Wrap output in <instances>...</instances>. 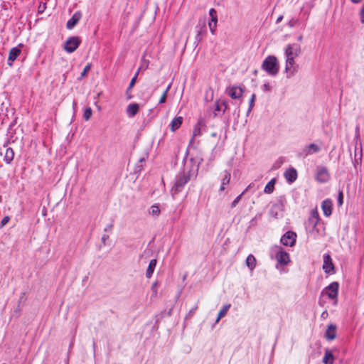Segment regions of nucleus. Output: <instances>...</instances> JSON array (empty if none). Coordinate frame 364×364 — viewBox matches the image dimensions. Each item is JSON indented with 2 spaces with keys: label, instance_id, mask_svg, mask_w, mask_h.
Wrapping results in <instances>:
<instances>
[{
  "label": "nucleus",
  "instance_id": "obj_10",
  "mask_svg": "<svg viewBox=\"0 0 364 364\" xmlns=\"http://www.w3.org/2000/svg\"><path fill=\"white\" fill-rule=\"evenodd\" d=\"M196 35L195 37L194 43L196 46L202 41L204 36L207 33L206 22L205 19H200L198 24L196 26Z\"/></svg>",
  "mask_w": 364,
  "mask_h": 364
},
{
  "label": "nucleus",
  "instance_id": "obj_54",
  "mask_svg": "<svg viewBox=\"0 0 364 364\" xmlns=\"http://www.w3.org/2000/svg\"><path fill=\"white\" fill-rule=\"evenodd\" d=\"M354 4H358L360 3L362 0H350Z\"/></svg>",
  "mask_w": 364,
  "mask_h": 364
},
{
  "label": "nucleus",
  "instance_id": "obj_12",
  "mask_svg": "<svg viewBox=\"0 0 364 364\" xmlns=\"http://www.w3.org/2000/svg\"><path fill=\"white\" fill-rule=\"evenodd\" d=\"M301 53V46L297 43L288 44L285 48L284 55L285 58H290L295 59Z\"/></svg>",
  "mask_w": 364,
  "mask_h": 364
},
{
  "label": "nucleus",
  "instance_id": "obj_51",
  "mask_svg": "<svg viewBox=\"0 0 364 364\" xmlns=\"http://www.w3.org/2000/svg\"><path fill=\"white\" fill-rule=\"evenodd\" d=\"M109 239V235H102V242L105 245L107 240Z\"/></svg>",
  "mask_w": 364,
  "mask_h": 364
},
{
  "label": "nucleus",
  "instance_id": "obj_35",
  "mask_svg": "<svg viewBox=\"0 0 364 364\" xmlns=\"http://www.w3.org/2000/svg\"><path fill=\"white\" fill-rule=\"evenodd\" d=\"M92 114V110L90 107H87L85 109V112L83 113V118L85 120L88 121Z\"/></svg>",
  "mask_w": 364,
  "mask_h": 364
},
{
  "label": "nucleus",
  "instance_id": "obj_14",
  "mask_svg": "<svg viewBox=\"0 0 364 364\" xmlns=\"http://www.w3.org/2000/svg\"><path fill=\"white\" fill-rule=\"evenodd\" d=\"M23 47L22 43H19L18 46L12 48L9 53L8 57V65L9 66L13 65V62L17 59V58L20 55L21 53V48Z\"/></svg>",
  "mask_w": 364,
  "mask_h": 364
},
{
  "label": "nucleus",
  "instance_id": "obj_52",
  "mask_svg": "<svg viewBox=\"0 0 364 364\" xmlns=\"http://www.w3.org/2000/svg\"><path fill=\"white\" fill-rule=\"evenodd\" d=\"M328 315V313L326 311H324L322 314H321V317L323 318H326V316Z\"/></svg>",
  "mask_w": 364,
  "mask_h": 364
},
{
  "label": "nucleus",
  "instance_id": "obj_26",
  "mask_svg": "<svg viewBox=\"0 0 364 364\" xmlns=\"http://www.w3.org/2000/svg\"><path fill=\"white\" fill-rule=\"evenodd\" d=\"M156 264H157V261L156 259H153L149 262L148 268L146 269V277L147 278L151 277V276L154 272V269L156 268Z\"/></svg>",
  "mask_w": 364,
  "mask_h": 364
},
{
  "label": "nucleus",
  "instance_id": "obj_22",
  "mask_svg": "<svg viewBox=\"0 0 364 364\" xmlns=\"http://www.w3.org/2000/svg\"><path fill=\"white\" fill-rule=\"evenodd\" d=\"M284 178L289 183H293L297 178V171L294 168H289L284 172Z\"/></svg>",
  "mask_w": 364,
  "mask_h": 364
},
{
  "label": "nucleus",
  "instance_id": "obj_3",
  "mask_svg": "<svg viewBox=\"0 0 364 364\" xmlns=\"http://www.w3.org/2000/svg\"><path fill=\"white\" fill-rule=\"evenodd\" d=\"M269 255L271 258L275 259L278 264L283 266L287 265L290 261L289 255L279 245L272 247L270 250Z\"/></svg>",
  "mask_w": 364,
  "mask_h": 364
},
{
  "label": "nucleus",
  "instance_id": "obj_30",
  "mask_svg": "<svg viewBox=\"0 0 364 364\" xmlns=\"http://www.w3.org/2000/svg\"><path fill=\"white\" fill-rule=\"evenodd\" d=\"M230 307H231V304H226L223 306V308L220 310V311L218 313L217 319L215 321L216 323H218L219 321L227 314V313Z\"/></svg>",
  "mask_w": 364,
  "mask_h": 364
},
{
  "label": "nucleus",
  "instance_id": "obj_46",
  "mask_svg": "<svg viewBox=\"0 0 364 364\" xmlns=\"http://www.w3.org/2000/svg\"><path fill=\"white\" fill-rule=\"evenodd\" d=\"M158 286H159L158 282H154L152 284V286H151V289H152V291H153V294L155 295V296L157 294Z\"/></svg>",
  "mask_w": 364,
  "mask_h": 364
},
{
  "label": "nucleus",
  "instance_id": "obj_31",
  "mask_svg": "<svg viewBox=\"0 0 364 364\" xmlns=\"http://www.w3.org/2000/svg\"><path fill=\"white\" fill-rule=\"evenodd\" d=\"M276 181V178H272L270 181H269L264 187V192L268 194L272 193L274 191Z\"/></svg>",
  "mask_w": 364,
  "mask_h": 364
},
{
  "label": "nucleus",
  "instance_id": "obj_23",
  "mask_svg": "<svg viewBox=\"0 0 364 364\" xmlns=\"http://www.w3.org/2000/svg\"><path fill=\"white\" fill-rule=\"evenodd\" d=\"M215 106L214 114L216 116L218 115V112H221L222 114L225 112L228 107V104L224 100H217L215 102Z\"/></svg>",
  "mask_w": 364,
  "mask_h": 364
},
{
  "label": "nucleus",
  "instance_id": "obj_56",
  "mask_svg": "<svg viewBox=\"0 0 364 364\" xmlns=\"http://www.w3.org/2000/svg\"><path fill=\"white\" fill-rule=\"evenodd\" d=\"M302 38H302V36H299L298 37V41H302Z\"/></svg>",
  "mask_w": 364,
  "mask_h": 364
},
{
  "label": "nucleus",
  "instance_id": "obj_15",
  "mask_svg": "<svg viewBox=\"0 0 364 364\" xmlns=\"http://www.w3.org/2000/svg\"><path fill=\"white\" fill-rule=\"evenodd\" d=\"M206 132V125L203 120H199L193 131V138L200 136Z\"/></svg>",
  "mask_w": 364,
  "mask_h": 364
},
{
  "label": "nucleus",
  "instance_id": "obj_48",
  "mask_svg": "<svg viewBox=\"0 0 364 364\" xmlns=\"http://www.w3.org/2000/svg\"><path fill=\"white\" fill-rule=\"evenodd\" d=\"M262 90L264 92H269L271 90V86L269 83L267 82L262 85Z\"/></svg>",
  "mask_w": 364,
  "mask_h": 364
},
{
  "label": "nucleus",
  "instance_id": "obj_47",
  "mask_svg": "<svg viewBox=\"0 0 364 364\" xmlns=\"http://www.w3.org/2000/svg\"><path fill=\"white\" fill-rule=\"evenodd\" d=\"M359 138H360V129H359V127L357 126L355 127V138H354V139L356 141L355 143L356 142L358 143V140L359 139ZM358 145H359V144H358Z\"/></svg>",
  "mask_w": 364,
  "mask_h": 364
},
{
  "label": "nucleus",
  "instance_id": "obj_29",
  "mask_svg": "<svg viewBox=\"0 0 364 364\" xmlns=\"http://www.w3.org/2000/svg\"><path fill=\"white\" fill-rule=\"evenodd\" d=\"M230 173L229 171H225V175L222 178V183L220 186V191H223L225 189L226 186L229 184L230 180Z\"/></svg>",
  "mask_w": 364,
  "mask_h": 364
},
{
  "label": "nucleus",
  "instance_id": "obj_37",
  "mask_svg": "<svg viewBox=\"0 0 364 364\" xmlns=\"http://www.w3.org/2000/svg\"><path fill=\"white\" fill-rule=\"evenodd\" d=\"M255 98H256L255 94H252V96H251V98L250 100L249 108H248V110L247 112V114L252 111V107H254Z\"/></svg>",
  "mask_w": 364,
  "mask_h": 364
},
{
  "label": "nucleus",
  "instance_id": "obj_36",
  "mask_svg": "<svg viewBox=\"0 0 364 364\" xmlns=\"http://www.w3.org/2000/svg\"><path fill=\"white\" fill-rule=\"evenodd\" d=\"M209 15L211 21H218L217 11L215 9L212 8L209 10Z\"/></svg>",
  "mask_w": 364,
  "mask_h": 364
},
{
  "label": "nucleus",
  "instance_id": "obj_5",
  "mask_svg": "<svg viewBox=\"0 0 364 364\" xmlns=\"http://www.w3.org/2000/svg\"><path fill=\"white\" fill-rule=\"evenodd\" d=\"M320 220L321 218L317 209L312 210L308 220L305 223L306 230L311 233H318Z\"/></svg>",
  "mask_w": 364,
  "mask_h": 364
},
{
  "label": "nucleus",
  "instance_id": "obj_34",
  "mask_svg": "<svg viewBox=\"0 0 364 364\" xmlns=\"http://www.w3.org/2000/svg\"><path fill=\"white\" fill-rule=\"evenodd\" d=\"M251 187V184L247 186V188L238 196L235 198V199L231 203V208H235L237 204L239 203V201L241 200L242 196L247 191L248 188Z\"/></svg>",
  "mask_w": 364,
  "mask_h": 364
},
{
  "label": "nucleus",
  "instance_id": "obj_4",
  "mask_svg": "<svg viewBox=\"0 0 364 364\" xmlns=\"http://www.w3.org/2000/svg\"><path fill=\"white\" fill-rule=\"evenodd\" d=\"M191 179V177L181 172L176 176L173 185L171 189V194L173 198H175L176 195L182 191L184 186Z\"/></svg>",
  "mask_w": 364,
  "mask_h": 364
},
{
  "label": "nucleus",
  "instance_id": "obj_50",
  "mask_svg": "<svg viewBox=\"0 0 364 364\" xmlns=\"http://www.w3.org/2000/svg\"><path fill=\"white\" fill-rule=\"evenodd\" d=\"M112 227H113V224L110 223V224L107 225V227L105 228L104 231L105 232H111L112 229Z\"/></svg>",
  "mask_w": 364,
  "mask_h": 364
},
{
  "label": "nucleus",
  "instance_id": "obj_16",
  "mask_svg": "<svg viewBox=\"0 0 364 364\" xmlns=\"http://www.w3.org/2000/svg\"><path fill=\"white\" fill-rule=\"evenodd\" d=\"M4 149H5L4 153V150L1 151V155H4V161L7 164H10L14 158V151L13 149L10 147H7L6 146H4Z\"/></svg>",
  "mask_w": 364,
  "mask_h": 364
},
{
  "label": "nucleus",
  "instance_id": "obj_49",
  "mask_svg": "<svg viewBox=\"0 0 364 364\" xmlns=\"http://www.w3.org/2000/svg\"><path fill=\"white\" fill-rule=\"evenodd\" d=\"M360 21L364 23V4L360 12Z\"/></svg>",
  "mask_w": 364,
  "mask_h": 364
},
{
  "label": "nucleus",
  "instance_id": "obj_42",
  "mask_svg": "<svg viewBox=\"0 0 364 364\" xmlns=\"http://www.w3.org/2000/svg\"><path fill=\"white\" fill-rule=\"evenodd\" d=\"M137 75L138 73H136L135 74V75L132 77V79L131 80V82L129 83V87L127 88V92H128L129 90H132V88L133 87V86L134 85L135 82H136V78H137Z\"/></svg>",
  "mask_w": 364,
  "mask_h": 364
},
{
  "label": "nucleus",
  "instance_id": "obj_8",
  "mask_svg": "<svg viewBox=\"0 0 364 364\" xmlns=\"http://www.w3.org/2000/svg\"><path fill=\"white\" fill-rule=\"evenodd\" d=\"M284 72L287 78L294 77L299 70V65L296 63L295 59L285 58Z\"/></svg>",
  "mask_w": 364,
  "mask_h": 364
},
{
  "label": "nucleus",
  "instance_id": "obj_53",
  "mask_svg": "<svg viewBox=\"0 0 364 364\" xmlns=\"http://www.w3.org/2000/svg\"><path fill=\"white\" fill-rule=\"evenodd\" d=\"M283 18V16H280L277 18V23H279L282 21V19Z\"/></svg>",
  "mask_w": 364,
  "mask_h": 364
},
{
  "label": "nucleus",
  "instance_id": "obj_44",
  "mask_svg": "<svg viewBox=\"0 0 364 364\" xmlns=\"http://www.w3.org/2000/svg\"><path fill=\"white\" fill-rule=\"evenodd\" d=\"M10 220L9 216H5L3 218V219L1 221L0 228H3L5 226Z\"/></svg>",
  "mask_w": 364,
  "mask_h": 364
},
{
  "label": "nucleus",
  "instance_id": "obj_9",
  "mask_svg": "<svg viewBox=\"0 0 364 364\" xmlns=\"http://www.w3.org/2000/svg\"><path fill=\"white\" fill-rule=\"evenodd\" d=\"M331 178L330 173L326 166H318L316 167L315 179L321 183H327Z\"/></svg>",
  "mask_w": 364,
  "mask_h": 364
},
{
  "label": "nucleus",
  "instance_id": "obj_45",
  "mask_svg": "<svg viewBox=\"0 0 364 364\" xmlns=\"http://www.w3.org/2000/svg\"><path fill=\"white\" fill-rule=\"evenodd\" d=\"M46 9V4L45 3H41L38 8V12L42 14Z\"/></svg>",
  "mask_w": 364,
  "mask_h": 364
},
{
  "label": "nucleus",
  "instance_id": "obj_20",
  "mask_svg": "<svg viewBox=\"0 0 364 364\" xmlns=\"http://www.w3.org/2000/svg\"><path fill=\"white\" fill-rule=\"evenodd\" d=\"M243 90L240 87H232L228 90V95L232 99H239L242 97Z\"/></svg>",
  "mask_w": 364,
  "mask_h": 364
},
{
  "label": "nucleus",
  "instance_id": "obj_38",
  "mask_svg": "<svg viewBox=\"0 0 364 364\" xmlns=\"http://www.w3.org/2000/svg\"><path fill=\"white\" fill-rule=\"evenodd\" d=\"M171 87V85H169L167 88L166 89V90L164 92V93L162 94L160 100H159V103L160 104H162V103H164L166 102V97H167V93Z\"/></svg>",
  "mask_w": 364,
  "mask_h": 364
},
{
  "label": "nucleus",
  "instance_id": "obj_6",
  "mask_svg": "<svg viewBox=\"0 0 364 364\" xmlns=\"http://www.w3.org/2000/svg\"><path fill=\"white\" fill-rule=\"evenodd\" d=\"M321 142H320L319 144L316 143L309 144L304 147L302 150L298 153L297 156L299 158L304 159L309 155L317 154L321 151Z\"/></svg>",
  "mask_w": 364,
  "mask_h": 364
},
{
  "label": "nucleus",
  "instance_id": "obj_33",
  "mask_svg": "<svg viewBox=\"0 0 364 364\" xmlns=\"http://www.w3.org/2000/svg\"><path fill=\"white\" fill-rule=\"evenodd\" d=\"M149 214L154 216H158L160 214L159 206L157 204L151 205L149 210Z\"/></svg>",
  "mask_w": 364,
  "mask_h": 364
},
{
  "label": "nucleus",
  "instance_id": "obj_7",
  "mask_svg": "<svg viewBox=\"0 0 364 364\" xmlns=\"http://www.w3.org/2000/svg\"><path fill=\"white\" fill-rule=\"evenodd\" d=\"M338 289V282H333L324 288V289L322 291V294H326L330 299L333 300V304L337 305Z\"/></svg>",
  "mask_w": 364,
  "mask_h": 364
},
{
  "label": "nucleus",
  "instance_id": "obj_57",
  "mask_svg": "<svg viewBox=\"0 0 364 364\" xmlns=\"http://www.w3.org/2000/svg\"><path fill=\"white\" fill-rule=\"evenodd\" d=\"M289 26H290L291 27H292V26H294L293 23L289 22Z\"/></svg>",
  "mask_w": 364,
  "mask_h": 364
},
{
  "label": "nucleus",
  "instance_id": "obj_1",
  "mask_svg": "<svg viewBox=\"0 0 364 364\" xmlns=\"http://www.w3.org/2000/svg\"><path fill=\"white\" fill-rule=\"evenodd\" d=\"M202 159L199 157H188V153L183 159V168L181 173L191 178H196Z\"/></svg>",
  "mask_w": 364,
  "mask_h": 364
},
{
  "label": "nucleus",
  "instance_id": "obj_41",
  "mask_svg": "<svg viewBox=\"0 0 364 364\" xmlns=\"http://www.w3.org/2000/svg\"><path fill=\"white\" fill-rule=\"evenodd\" d=\"M90 68H91V64H87L83 69V70L82 71L81 74H80V79H82V77H84L87 73L89 72V70H90Z\"/></svg>",
  "mask_w": 364,
  "mask_h": 364
},
{
  "label": "nucleus",
  "instance_id": "obj_2",
  "mask_svg": "<svg viewBox=\"0 0 364 364\" xmlns=\"http://www.w3.org/2000/svg\"><path fill=\"white\" fill-rule=\"evenodd\" d=\"M279 63L274 55H268L263 60L261 68L265 71L268 75L275 77L279 72Z\"/></svg>",
  "mask_w": 364,
  "mask_h": 364
},
{
  "label": "nucleus",
  "instance_id": "obj_58",
  "mask_svg": "<svg viewBox=\"0 0 364 364\" xmlns=\"http://www.w3.org/2000/svg\"><path fill=\"white\" fill-rule=\"evenodd\" d=\"M75 105H76V102H73V106H75Z\"/></svg>",
  "mask_w": 364,
  "mask_h": 364
},
{
  "label": "nucleus",
  "instance_id": "obj_18",
  "mask_svg": "<svg viewBox=\"0 0 364 364\" xmlns=\"http://www.w3.org/2000/svg\"><path fill=\"white\" fill-rule=\"evenodd\" d=\"M82 18V14L76 11L73 16L68 21L66 27L68 29H73Z\"/></svg>",
  "mask_w": 364,
  "mask_h": 364
},
{
  "label": "nucleus",
  "instance_id": "obj_27",
  "mask_svg": "<svg viewBox=\"0 0 364 364\" xmlns=\"http://www.w3.org/2000/svg\"><path fill=\"white\" fill-rule=\"evenodd\" d=\"M322 361L324 364H333L334 361V357L332 352L330 350L326 349L325 350L324 356L323 358Z\"/></svg>",
  "mask_w": 364,
  "mask_h": 364
},
{
  "label": "nucleus",
  "instance_id": "obj_21",
  "mask_svg": "<svg viewBox=\"0 0 364 364\" xmlns=\"http://www.w3.org/2000/svg\"><path fill=\"white\" fill-rule=\"evenodd\" d=\"M362 142H359V148H358V143H355V156H354V161L353 164L355 165V164H361L362 161V156H363V147H362Z\"/></svg>",
  "mask_w": 364,
  "mask_h": 364
},
{
  "label": "nucleus",
  "instance_id": "obj_24",
  "mask_svg": "<svg viewBox=\"0 0 364 364\" xmlns=\"http://www.w3.org/2000/svg\"><path fill=\"white\" fill-rule=\"evenodd\" d=\"M139 111V105L136 103L129 104L126 109L127 114L129 117H134Z\"/></svg>",
  "mask_w": 364,
  "mask_h": 364
},
{
  "label": "nucleus",
  "instance_id": "obj_28",
  "mask_svg": "<svg viewBox=\"0 0 364 364\" xmlns=\"http://www.w3.org/2000/svg\"><path fill=\"white\" fill-rule=\"evenodd\" d=\"M183 122V117H175L171 122V129L173 132H175L176 129H178L181 124Z\"/></svg>",
  "mask_w": 364,
  "mask_h": 364
},
{
  "label": "nucleus",
  "instance_id": "obj_55",
  "mask_svg": "<svg viewBox=\"0 0 364 364\" xmlns=\"http://www.w3.org/2000/svg\"><path fill=\"white\" fill-rule=\"evenodd\" d=\"M211 136H212V137H216V136H217V133H216V132H213V133L211 134Z\"/></svg>",
  "mask_w": 364,
  "mask_h": 364
},
{
  "label": "nucleus",
  "instance_id": "obj_43",
  "mask_svg": "<svg viewBox=\"0 0 364 364\" xmlns=\"http://www.w3.org/2000/svg\"><path fill=\"white\" fill-rule=\"evenodd\" d=\"M337 201H338V205L339 206H341L343 205V194L342 191H339L338 195Z\"/></svg>",
  "mask_w": 364,
  "mask_h": 364
},
{
  "label": "nucleus",
  "instance_id": "obj_39",
  "mask_svg": "<svg viewBox=\"0 0 364 364\" xmlns=\"http://www.w3.org/2000/svg\"><path fill=\"white\" fill-rule=\"evenodd\" d=\"M217 23L218 21H211L208 23V26L212 34H215V31L217 27Z\"/></svg>",
  "mask_w": 364,
  "mask_h": 364
},
{
  "label": "nucleus",
  "instance_id": "obj_32",
  "mask_svg": "<svg viewBox=\"0 0 364 364\" xmlns=\"http://www.w3.org/2000/svg\"><path fill=\"white\" fill-rule=\"evenodd\" d=\"M246 264L250 270H253L256 267V259L252 255H249L246 259Z\"/></svg>",
  "mask_w": 364,
  "mask_h": 364
},
{
  "label": "nucleus",
  "instance_id": "obj_40",
  "mask_svg": "<svg viewBox=\"0 0 364 364\" xmlns=\"http://www.w3.org/2000/svg\"><path fill=\"white\" fill-rule=\"evenodd\" d=\"M197 309H198V304H196L192 309H191L189 310L188 313L186 316V319L191 318L194 315Z\"/></svg>",
  "mask_w": 364,
  "mask_h": 364
},
{
  "label": "nucleus",
  "instance_id": "obj_13",
  "mask_svg": "<svg viewBox=\"0 0 364 364\" xmlns=\"http://www.w3.org/2000/svg\"><path fill=\"white\" fill-rule=\"evenodd\" d=\"M296 240V234L292 231L287 232L280 240L282 245L292 247L294 245Z\"/></svg>",
  "mask_w": 364,
  "mask_h": 364
},
{
  "label": "nucleus",
  "instance_id": "obj_17",
  "mask_svg": "<svg viewBox=\"0 0 364 364\" xmlns=\"http://www.w3.org/2000/svg\"><path fill=\"white\" fill-rule=\"evenodd\" d=\"M333 269L334 267L331 257L328 255H325L323 256V269L327 274H332L333 272Z\"/></svg>",
  "mask_w": 364,
  "mask_h": 364
},
{
  "label": "nucleus",
  "instance_id": "obj_11",
  "mask_svg": "<svg viewBox=\"0 0 364 364\" xmlns=\"http://www.w3.org/2000/svg\"><path fill=\"white\" fill-rule=\"evenodd\" d=\"M81 40L77 36L69 37L64 43V49L69 53H73L80 46Z\"/></svg>",
  "mask_w": 364,
  "mask_h": 364
},
{
  "label": "nucleus",
  "instance_id": "obj_19",
  "mask_svg": "<svg viewBox=\"0 0 364 364\" xmlns=\"http://www.w3.org/2000/svg\"><path fill=\"white\" fill-rule=\"evenodd\" d=\"M333 203L330 199L324 200L321 203V209L326 217H329L332 214Z\"/></svg>",
  "mask_w": 364,
  "mask_h": 364
},
{
  "label": "nucleus",
  "instance_id": "obj_25",
  "mask_svg": "<svg viewBox=\"0 0 364 364\" xmlns=\"http://www.w3.org/2000/svg\"><path fill=\"white\" fill-rule=\"evenodd\" d=\"M336 326L333 324H331L328 326V328L326 331V337L328 340L332 341L336 338Z\"/></svg>",
  "mask_w": 364,
  "mask_h": 364
}]
</instances>
